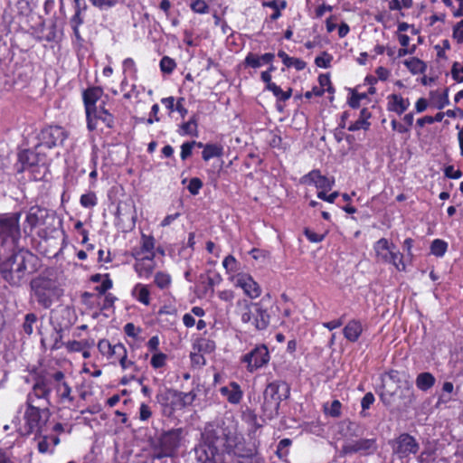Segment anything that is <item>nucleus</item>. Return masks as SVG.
I'll list each match as a JSON object with an SVG mask.
<instances>
[{"label": "nucleus", "mask_w": 463, "mask_h": 463, "mask_svg": "<svg viewBox=\"0 0 463 463\" xmlns=\"http://www.w3.org/2000/svg\"><path fill=\"white\" fill-rule=\"evenodd\" d=\"M199 463H263L259 442L246 440L235 426L224 420L204 425L194 448Z\"/></svg>", "instance_id": "1"}, {"label": "nucleus", "mask_w": 463, "mask_h": 463, "mask_svg": "<svg viewBox=\"0 0 463 463\" xmlns=\"http://www.w3.org/2000/svg\"><path fill=\"white\" fill-rule=\"evenodd\" d=\"M51 404L48 389L45 388L44 383H33L24 404V422L18 430L21 436L33 435L36 439L46 432L52 415Z\"/></svg>", "instance_id": "2"}, {"label": "nucleus", "mask_w": 463, "mask_h": 463, "mask_svg": "<svg viewBox=\"0 0 463 463\" xmlns=\"http://www.w3.org/2000/svg\"><path fill=\"white\" fill-rule=\"evenodd\" d=\"M21 235L22 233H14L12 235L14 241L9 238L0 248V257L5 254L7 243L12 244L14 248L12 255L0 263L2 278L12 286H19L27 275L37 272L41 266L40 259L19 244Z\"/></svg>", "instance_id": "3"}, {"label": "nucleus", "mask_w": 463, "mask_h": 463, "mask_svg": "<svg viewBox=\"0 0 463 463\" xmlns=\"http://www.w3.org/2000/svg\"><path fill=\"white\" fill-rule=\"evenodd\" d=\"M44 383L48 389L49 402H51V393L55 392V402L58 405L72 411L79 408L78 401L73 394L72 387L66 380L65 373L57 370L53 373H40L33 378V383Z\"/></svg>", "instance_id": "4"}, {"label": "nucleus", "mask_w": 463, "mask_h": 463, "mask_svg": "<svg viewBox=\"0 0 463 463\" xmlns=\"http://www.w3.org/2000/svg\"><path fill=\"white\" fill-rule=\"evenodd\" d=\"M235 314L242 324L248 325L256 332L266 331L270 325L271 315L262 300L238 299Z\"/></svg>", "instance_id": "5"}, {"label": "nucleus", "mask_w": 463, "mask_h": 463, "mask_svg": "<svg viewBox=\"0 0 463 463\" xmlns=\"http://www.w3.org/2000/svg\"><path fill=\"white\" fill-rule=\"evenodd\" d=\"M32 295L43 308H50L63 296V288L57 278L44 272L30 282Z\"/></svg>", "instance_id": "6"}, {"label": "nucleus", "mask_w": 463, "mask_h": 463, "mask_svg": "<svg viewBox=\"0 0 463 463\" xmlns=\"http://www.w3.org/2000/svg\"><path fill=\"white\" fill-rule=\"evenodd\" d=\"M185 434L184 429L181 427L163 430L151 443L152 459L175 457Z\"/></svg>", "instance_id": "7"}, {"label": "nucleus", "mask_w": 463, "mask_h": 463, "mask_svg": "<svg viewBox=\"0 0 463 463\" xmlns=\"http://www.w3.org/2000/svg\"><path fill=\"white\" fill-rule=\"evenodd\" d=\"M290 387L284 381H273L267 384L263 392L261 411L269 419L278 415L280 402L289 397Z\"/></svg>", "instance_id": "8"}, {"label": "nucleus", "mask_w": 463, "mask_h": 463, "mask_svg": "<svg viewBox=\"0 0 463 463\" xmlns=\"http://www.w3.org/2000/svg\"><path fill=\"white\" fill-rule=\"evenodd\" d=\"M39 239L33 236V233H24L25 242L30 241L39 253L46 257H56L63 250V244L66 240L65 233L61 236L55 237L50 233H35Z\"/></svg>", "instance_id": "9"}, {"label": "nucleus", "mask_w": 463, "mask_h": 463, "mask_svg": "<svg viewBox=\"0 0 463 463\" xmlns=\"http://www.w3.org/2000/svg\"><path fill=\"white\" fill-rule=\"evenodd\" d=\"M194 398L195 394L193 392H183L171 388L160 391L156 396V402L162 407L164 413L168 414L184 409L187 404H191Z\"/></svg>", "instance_id": "10"}, {"label": "nucleus", "mask_w": 463, "mask_h": 463, "mask_svg": "<svg viewBox=\"0 0 463 463\" xmlns=\"http://www.w3.org/2000/svg\"><path fill=\"white\" fill-rule=\"evenodd\" d=\"M270 359L271 356L268 345L263 343H259L241 355L239 363L244 367L248 373L253 374L265 368L269 364Z\"/></svg>", "instance_id": "11"}, {"label": "nucleus", "mask_w": 463, "mask_h": 463, "mask_svg": "<svg viewBox=\"0 0 463 463\" xmlns=\"http://www.w3.org/2000/svg\"><path fill=\"white\" fill-rule=\"evenodd\" d=\"M71 317V310L67 307L52 311L51 321L54 326V332L51 335L50 349L52 351L59 350L63 346V331L69 329L73 324Z\"/></svg>", "instance_id": "12"}, {"label": "nucleus", "mask_w": 463, "mask_h": 463, "mask_svg": "<svg viewBox=\"0 0 463 463\" xmlns=\"http://www.w3.org/2000/svg\"><path fill=\"white\" fill-rule=\"evenodd\" d=\"M374 250L380 260L392 264L399 271L405 270L403 254L392 242H389L386 239H381L375 243Z\"/></svg>", "instance_id": "13"}, {"label": "nucleus", "mask_w": 463, "mask_h": 463, "mask_svg": "<svg viewBox=\"0 0 463 463\" xmlns=\"http://www.w3.org/2000/svg\"><path fill=\"white\" fill-rule=\"evenodd\" d=\"M48 221L51 224L57 222L61 226V221L55 217L53 213H50L48 210L39 206H33L26 213L25 222L22 224V230L26 232L28 229L33 230L42 225H45ZM60 227H53V231L58 230Z\"/></svg>", "instance_id": "14"}, {"label": "nucleus", "mask_w": 463, "mask_h": 463, "mask_svg": "<svg viewBox=\"0 0 463 463\" xmlns=\"http://www.w3.org/2000/svg\"><path fill=\"white\" fill-rule=\"evenodd\" d=\"M392 454L400 459L409 457L411 454H417L420 449V444L416 439L409 433L403 432L395 439L389 441Z\"/></svg>", "instance_id": "15"}, {"label": "nucleus", "mask_w": 463, "mask_h": 463, "mask_svg": "<svg viewBox=\"0 0 463 463\" xmlns=\"http://www.w3.org/2000/svg\"><path fill=\"white\" fill-rule=\"evenodd\" d=\"M378 450V443L376 438L360 439L353 441H346L342 446V455L359 454L364 457L373 456Z\"/></svg>", "instance_id": "16"}, {"label": "nucleus", "mask_w": 463, "mask_h": 463, "mask_svg": "<svg viewBox=\"0 0 463 463\" xmlns=\"http://www.w3.org/2000/svg\"><path fill=\"white\" fill-rule=\"evenodd\" d=\"M67 137V133L59 126H49L42 129L38 136L39 144L36 148L46 146L48 148L62 145Z\"/></svg>", "instance_id": "17"}, {"label": "nucleus", "mask_w": 463, "mask_h": 463, "mask_svg": "<svg viewBox=\"0 0 463 463\" xmlns=\"http://www.w3.org/2000/svg\"><path fill=\"white\" fill-rule=\"evenodd\" d=\"M234 286L242 289L247 299L253 301L262 293L260 284L248 273H238L233 278Z\"/></svg>", "instance_id": "18"}, {"label": "nucleus", "mask_w": 463, "mask_h": 463, "mask_svg": "<svg viewBox=\"0 0 463 463\" xmlns=\"http://www.w3.org/2000/svg\"><path fill=\"white\" fill-rule=\"evenodd\" d=\"M156 252L162 256L165 255V250L160 245L156 247V240L152 234L146 233H141L139 246L131 249V256L150 257V255H153V257H156Z\"/></svg>", "instance_id": "19"}, {"label": "nucleus", "mask_w": 463, "mask_h": 463, "mask_svg": "<svg viewBox=\"0 0 463 463\" xmlns=\"http://www.w3.org/2000/svg\"><path fill=\"white\" fill-rule=\"evenodd\" d=\"M135 260V263L133 265V269L137 273V277L140 279H150L156 268V262L155 260L156 257L150 255L147 256H132Z\"/></svg>", "instance_id": "20"}, {"label": "nucleus", "mask_w": 463, "mask_h": 463, "mask_svg": "<svg viewBox=\"0 0 463 463\" xmlns=\"http://www.w3.org/2000/svg\"><path fill=\"white\" fill-rule=\"evenodd\" d=\"M301 183L306 184H314L320 191L327 192L333 188L335 179L328 178L326 175H321L319 170L314 169L301 178Z\"/></svg>", "instance_id": "21"}, {"label": "nucleus", "mask_w": 463, "mask_h": 463, "mask_svg": "<svg viewBox=\"0 0 463 463\" xmlns=\"http://www.w3.org/2000/svg\"><path fill=\"white\" fill-rule=\"evenodd\" d=\"M102 92V90L99 87L90 88L83 92V101L86 109L87 123L90 128L92 127L90 118L95 114V109H98L96 107V102L101 97Z\"/></svg>", "instance_id": "22"}, {"label": "nucleus", "mask_w": 463, "mask_h": 463, "mask_svg": "<svg viewBox=\"0 0 463 463\" xmlns=\"http://www.w3.org/2000/svg\"><path fill=\"white\" fill-rule=\"evenodd\" d=\"M220 393L232 405H238L243 399L244 392L241 385L234 381L220 388Z\"/></svg>", "instance_id": "23"}, {"label": "nucleus", "mask_w": 463, "mask_h": 463, "mask_svg": "<svg viewBox=\"0 0 463 463\" xmlns=\"http://www.w3.org/2000/svg\"><path fill=\"white\" fill-rule=\"evenodd\" d=\"M364 332V326L361 320L350 319L343 327V335L350 343H356Z\"/></svg>", "instance_id": "24"}, {"label": "nucleus", "mask_w": 463, "mask_h": 463, "mask_svg": "<svg viewBox=\"0 0 463 463\" xmlns=\"http://www.w3.org/2000/svg\"><path fill=\"white\" fill-rule=\"evenodd\" d=\"M20 212L0 213V232H20Z\"/></svg>", "instance_id": "25"}, {"label": "nucleus", "mask_w": 463, "mask_h": 463, "mask_svg": "<svg viewBox=\"0 0 463 463\" xmlns=\"http://www.w3.org/2000/svg\"><path fill=\"white\" fill-rule=\"evenodd\" d=\"M90 119L92 127L90 128L88 124V128L90 130L96 129L99 121H101L109 128H112L114 127V117L110 113H109V111L105 109L103 107H99V109H95V114L92 115Z\"/></svg>", "instance_id": "26"}, {"label": "nucleus", "mask_w": 463, "mask_h": 463, "mask_svg": "<svg viewBox=\"0 0 463 463\" xmlns=\"http://www.w3.org/2000/svg\"><path fill=\"white\" fill-rule=\"evenodd\" d=\"M149 287L150 285L140 282L135 284L131 289V297L140 304L149 306L151 304Z\"/></svg>", "instance_id": "27"}, {"label": "nucleus", "mask_w": 463, "mask_h": 463, "mask_svg": "<svg viewBox=\"0 0 463 463\" xmlns=\"http://www.w3.org/2000/svg\"><path fill=\"white\" fill-rule=\"evenodd\" d=\"M158 320L165 326H173L176 323L177 309L172 305H165L157 312Z\"/></svg>", "instance_id": "28"}, {"label": "nucleus", "mask_w": 463, "mask_h": 463, "mask_svg": "<svg viewBox=\"0 0 463 463\" xmlns=\"http://www.w3.org/2000/svg\"><path fill=\"white\" fill-rule=\"evenodd\" d=\"M172 276L164 270H158L154 273L153 285L163 292L169 291L172 288Z\"/></svg>", "instance_id": "29"}, {"label": "nucleus", "mask_w": 463, "mask_h": 463, "mask_svg": "<svg viewBox=\"0 0 463 463\" xmlns=\"http://www.w3.org/2000/svg\"><path fill=\"white\" fill-rule=\"evenodd\" d=\"M390 99L388 104V109L391 111H394L399 115H402L405 110H407L410 106V101L408 99H403L402 96L398 94H392L388 97Z\"/></svg>", "instance_id": "30"}, {"label": "nucleus", "mask_w": 463, "mask_h": 463, "mask_svg": "<svg viewBox=\"0 0 463 463\" xmlns=\"http://www.w3.org/2000/svg\"><path fill=\"white\" fill-rule=\"evenodd\" d=\"M18 160L22 165L21 169H18L20 172L25 170L26 168L36 165L39 163L38 155L29 149L20 152L18 155Z\"/></svg>", "instance_id": "31"}, {"label": "nucleus", "mask_w": 463, "mask_h": 463, "mask_svg": "<svg viewBox=\"0 0 463 463\" xmlns=\"http://www.w3.org/2000/svg\"><path fill=\"white\" fill-rule=\"evenodd\" d=\"M95 345V341L92 338L83 339V340H70L68 342H63V346L66 348L68 353H80L85 347H93Z\"/></svg>", "instance_id": "32"}, {"label": "nucleus", "mask_w": 463, "mask_h": 463, "mask_svg": "<svg viewBox=\"0 0 463 463\" xmlns=\"http://www.w3.org/2000/svg\"><path fill=\"white\" fill-rule=\"evenodd\" d=\"M436 383L434 375L429 372L420 373L416 377V386L422 392H427L431 389Z\"/></svg>", "instance_id": "33"}, {"label": "nucleus", "mask_w": 463, "mask_h": 463, "mask_svg": "<svg viewBox=\"0 0 463 463\" xmlns=\"http://www.w3.org/2000/svg\"><path fill=\"white\" fill-rule=\"evenodd\" d=\"M371 118V112L367 109H363L360 111V118L355 122L352 123L348 127L349 131H357L361 128L368 129L370 127V122L368 118Z\"/></svg>", "instance_id": "34"}, {"label": "nucleus", "mask_w": 463, "mask_h": 463, "mask_svg": "<svg viewBox=\"0 0 463 463\" xmlns=\"http://www.w3.org/2000/svg\"><path fill=\"white\" fill-rule=\"evenodd\" d=\"M278 56L288 67H294L297 71H302L306 67V62L298 58L289 57L284 51H279Z\"/></svg>", "instance_id": "35"}, {"label": "nucleus", "mask_w": 463, "mask_h": 463, "mask_svg": "<svg viewBox=\"0 0 463 463\" xmlns=\"http://www.w3.org/2000/svg\"><path fill=\"white\" fill-rule=\"evenodd\" d=\"M117 364L120 366L122 371L131 370L133 373H137L140 371L137 363L128 358V350L117 360Z\"/></svg>", "instance_id": "36"}, {"label": "nucleus", "mask_w": 463, "mask_h": 463, "mask_svg": "<svg viewBox=\"0 0 463 463\" xmlns=\"http://www.w3.org/2000/svg\"><path fill=\"white\" fill-rule=\"evenodd\" d=\"M168 356L163 352L155 353L152 354L150 359V365L155 371L162 372L167 364Z\"/></svg>", "instance_id": "37"}, {"label": "nucleus", "mask_w": 463, "mask_h": 463, "mask_svg": "<svg viewBox=\"0 0 463 463\" xmlns=\"http://www.w3.org/2000/svg\"><path fill=\"white\" fill-rule=\"evenodd\" d=\"M222 146L217 144H206L202 153L203 159L209 161L213 157H220L222 155Z\"/></svg>", "instance_id": "38"}, {"label": "nucleus", "mask_w": 463, "mask_h": 463, "mask_svg": "<svg viewBox=\"0 0 463 463\" xmlns=\"http://www.w3.org/2000/svg\"><path fill=\"white\" fill-rule=\"evenodd\" d=\"M404 64L412 74L423 73L427 69L426 63L415 57L404 61Z\"/></svg>", "instance_id": "39"}, {"label": "nucleus", "mask_w": 463, "mask_h": 463, "mask_svg": "<svg viewBox=\"0 0 463 463\" xmlns=\"http://www.w3.org/2000/svg\"><path fill=\"white\" fill-rule=\"evenodd\" d=\"M194 348H196L201 353L211 354L215 348V342L207 338H200L194 344Z\"/></svg>", "instance_id": "40"}, {"label": "nucleus", "mask_w": 463, "mask_h": 463, "mask_svg": "<svg viewBox=\"0 0 463 463\" xmlns=\"http://www.w3.org/2000/svg\"><path fill=\"white\" fill-rule=\"evenodd\" d=\"M127 347L124 344L118 342L114 344L111 350L109 352V354L106 356L108 360H110L112 364H117V360L126 352Z\"/></svg>", "instance_id": "41"}, {"label": "nucleus", "mask_w": 463, "mask_h": 463, "mask_svg": "<svg viewBox=\"0 0 463 463\" xmlns=\"http://www.w3.org/2000/svg\"><path fill=\"white\" fill-rule=\"evenodd\" d=\"M448 250V243L440 239L434 240L430 244V253L436 257H443Z\"/></svg>", "instance_id": "42"}, {"label": "nucleus", "mask_w": 463, "mask_h": 463, "mask_svg": "<svg viewBox=\"0 0 463 463\" xmlns=\"http://www.w3.org/2000/svg\"><path fill=\"white\" fill-rule=\"evenodd\" d=\"M123 332L127 336L137 340L143 332V329L141 326H135V324L128 322L123 326Z\"/></svg>", "instance_id": "43"}, {"label": "nucleus", "mask_w": 463, "mask_h": 463, "mask_svg": "<svg viewBox=\"0 0 463 463\" xmlns=\"http://www.w3.org/2000/svg\"><path fill=\"white\" fill-rule=\"evenodd\" d=\"M37 321V316L34 313H28L24 317V321L23 323V330L24 332L31 335L33 332V325Z\"/></svg>", "instance_id": "44"}, {"label": "nucleus", "mask_w": 463, "mask_h": 463, "mask_svg": "<svg viewBox=\"0 0 463 463\" xmlns=\"http://www.w3.org/2000/svg\"><path fill=\"white\" fill-rule=\"evenodd\" d=\"M182 129L184 131V134H185V135H190V136H193V137H197L198 136V131H197V119H196V116H193L188 122L184 123L182 125Z\"/></svg>", "instance_id": "45"}, {"label": "nucleus", "mask_w": 463, "mask_h": 463, "mask_svg": "<svg viewBox=\"0 0 463 463\" xmlns=\"http://www.w3.org/2000/svg\"><path fill=\"white\" fill-rule=\"evenodd\" d=\"M86 8H87V6L85 4L81 7L80 0H79L78 4H75V14L71 19V27H79L83 23L80 14H81V11L85 10Z\"/></svg>", "instance_id": "46"}, {"label": "nucleus", "mask_w": 463, "mask_h": 463, "mask_svg": "<svg viewBox=\"0 0 463 463\" xmlns=\"http://www.w3.org/2000/svg\"><path fill=\"white\" fill-rule=\"evenodd\" d=\"M292 444V440L290 439L285 438L282 439L278 446H277V455L279 458H284L288 455V447Z\"/></svg>", "instance_id": "47"}, {"label": "nucleus", "mask_w": 463, "mask_h": 463, "mask_svg": "<svg viewBox=\"0 0 463 463\" xmlns=\"http://www.w3.org/2000/svg\"><path fill=\"white\" fill-rule=\"evenodd\" d=\"M436 460V452L434 449H424L418 457L419 463H434Z\"/></svg>", "instance_id": "48"}, {"label": "nucleus", "mask_w": 463, "mask_h": 463, "mask_svg": "<svg viewBox=\"0 0 463 463\" xmlns=\"http://www.w3.org/2000/svg\"><path fill=\"white\" fill-rule=\"evenodd\" d=\"M80 204L86 208H92L97 204V197L93 192L82 194L80 196Z\"/></svg>", "instance_id": "49"}, {"label": "nucleus", "mask_w": 463, "mask_h": 463, "mask_svg": "<svg viewBox=\"0 0 463 463\" xmlns=\"http://www.w3.org/2000/svg\"><path fill=\"white\" fill-rule=\"evenodd\" d=\"M175 66V61L168 56H164L160 61L161 71L165 73H171Z\"/></svg>", "instance_id": "50"}, {"label": "nucleus", "mask_w": 463, "mask_h": 463, "mask_svg": "<svg viewBox=\"0 0 463 463\" xmlns=\"http://www.w3.org/2000/svg\"><path fill=\"white\" fill-rule=\"evenodd\" d=\"M113 345L110 343L109 339L102 338L98 341L97 348L99 354L106 358L109 354V352L111 350Z\"/></svg>", "instance_id": "51"}, {"label": "nucleus", "mask_w": 463, "mask_h": 463, "mask_svg": "<svg viewBox=\"0 0 463 463\" xmlns=\"http://www.w3.org/2000/svg\"><path fill=\"white\" fill-rule=\"evenodd\" d=\"M222 265L228 272H235L238 269V261L232 255L226 256L222 261Z\"/></svg>", "instance_id": "52"}, {"label": "nucleus", "mask_w": 463, "mask_h": 463, "mask_svg": "<svg viewBox=\"0 0 463 463\" xmlns=\"http://www.w3.org/2000/svg\"><path fill=\"white\" fill-rule=\"evenodd\" d=\"M36 439H40L38 445H37L38 451L40 453L45 454L48 452H51V453L53 452V450L49 449V436L48 435L43 433V436H39Z\"/></svg>", "instance_id": "53"}, {"label": "nucleus", "mask_w": 463, "mask_h": 463, "mask_svg": "<svg viewBox=\"0 0 463 463\" xmlns=\"http://www.w3.org/2000/svg\"><path fill=\"white\" fill-rule=\"evenodd\" d=\"M152 410L149 405L142 402L139 407L138 419L140 421H147L152 417Z\"/></svg>", "instance_id": "54"}, {"label": "nucleus", "mask_w": 463, "mask_h": 463, "mask_svg": "<svg viewBox=\"0 0 463 463\" xmlns=\"http://www.w3.org/2000/svg\"><path fill=\"white\" fill-rule=\"evenodd\" d=\"M112 286H113V282L109 279V275L107 274L105 279L102 280L101 284L95 288V290L99 295H105V294H107V291L112 288Z\"/></svg>", "instance_id": "55"}, {"label": "nucleus", "mask_w": 463, "mask_h": 463, "mask_svg": "<svg viewBox=\"0 0 463 463\" xmlns=\"http://www.w3.org/2000/svg\"><path fill=\"white\" fill-rule=\"evenodd\" d=\"M451 75L457 82H463V66H460L458 61H455L452 65Z\"/></svg>", "instance_id": "56"}, {"label": "nucleus", "mask_w": 463, "mask_h": 463, "mask_svg": "<svg viewBox=\"0 0 463 463\" xmlns=\"http://www.w3.org/2000/svg\"><path fill=\"white\" fill-rule=\"evenodd\" d=\"M202 187H203L202 180L198 177H194L190 180L187 189L191 194L196 195L199 194V191Z\"/></svg>", "instance_id": "57"}, {"label": "nucleus", "mask_w": 463, "mask_h": 463, "mask_svg": "<svg viewBox=\"0 0 463 463\" xmlns=\"http://www.w3.org/2000/svg\"><path fill=\"white\" fill-rule=\"evenodd\" d=\"M246 66L251 67V68H259L261 66V61L260 59V56L257 54H254L252 52H250L244 61Z\"/></svg>", "instance_id": "58"}, {"label": "nucleus", "mask_w": 463, "mask_h": 463, "mask_svg": "<svg viewBox=\"0 0 463 463\" xmlns=\"http://www.w3.org/2000/svg\"><path fill=\"white\" fill-rule=\"evenodd\" d=\"M333 57L327 52H324L321 56L315 59V63L318 67L328 68Z\"/></svg>", "instance_id": "59"}, {"label": "nucleus", "mask_w": 463, "mask_h": 463, "mask_svg": "<svg viewBox=\"0 0 463 463\" xmlns=\"http://www.w3.org/2000/svg\"><path fill=\"white\" fill-rule=\"evenodd\" d=\"M217 296L222 301L227 304H232L234 299L235 294L232 289H224L218 291Z\"/></svg>", "instance_id": "60"}, {"label": "nucleus", "mask_w": 463, "mask_h": 463, "mask_svg": "<svg viewBox=\"0 0 463 463\" xmlns=\"http://www.w3.org/2000/svg\"><path fill=\"white\" fill-rule=\"evenodd\" d=\"M191 8L194 12L198 14H205L209 9L204 0H195L192 3Z\"/></svg>", "instance_id": "61"}, {"label": "nucleus", "mask_w": 463, "mask_h": 463, "mask_svg": "<svg viewBox=\"0 0 463 463\" xmlns=\"http://www.w3.org/2000/svg\"><path fill=\"white\" fill-rule=\"evenodd\" d=\"M452 37L458 43H463V19L454 26Z\"/></svg>", "instance_id": "62"}, {"label": "nucleus", "mask_w": 463, "mask_h": 463, "mask_svg": "<svg viewBox=\"0 0 463 463\" xmlns=\"http://www.w3.org/2000/svg\"><path fill=\"white\" fill-rule=\"evenodd\" d=\"M159 345H160V340L158 335H153L149 338V340L146 343V347L149 352L153 354L159 353Z\"/></svg>", "instance_id": "63"}, {"label": "nucleus", "mask_w": 463, "mask_h": 463, "mask_svg": "<svg viewBox=\"0 0 463 463\" xmlns=\"http://www.w3.org/2000/svg\"><path fill=\"white\" fill-rule=\"evenodd\" d=\"M375 401L374 395L373 392H369L364 394V396L361 400V407L363 411L370 409V407L373 404Z\"/></svg>", "instance_id": "64"}]
</instances>
